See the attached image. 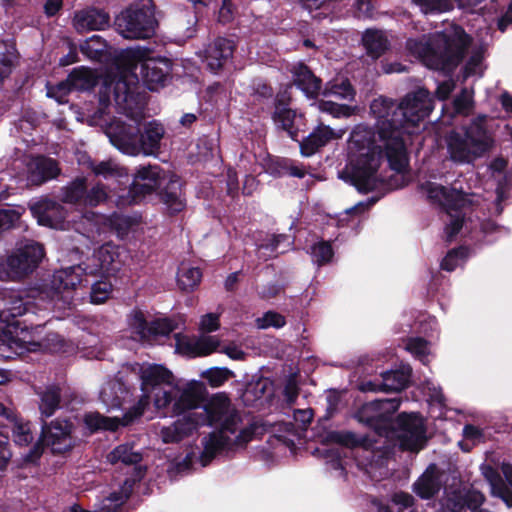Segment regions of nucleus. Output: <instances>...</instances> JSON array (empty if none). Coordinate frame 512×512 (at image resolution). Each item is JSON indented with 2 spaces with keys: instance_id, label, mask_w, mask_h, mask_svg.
Here are the masks:
<instances>
[{
  "instance_id": "nucleus-64",
  "label": "nucleus",
  "mask_w": 512,
  "mask_h": 512,
  "mask_svg": "<svg viewBox=\"0 0 512 512\" xmlns=\"http://www.w3.org/2000/svg\"><path fill=\"white\" fill-rule=\"evenodd\" d=\"M502 473L508 483L507 485V499L508 503H506L507 506L512 505V464L510 463H503L501 466Z\"/></svg>"
},
{
  "instance_id": "nucleus-41",
  "label": "nucleus",
  "mask_w": 512,
  "mask_h": 512,
  "mask_svg": "<svg viewBox=\"0 0 512 512\" xmlns=\"http://www.w3.org/2000/svg\"><path fill=\"white\" fill-rule=\"evenodd\" d=\"M423 15H437L453 10L452 0H411Z\"/></svg>"
},
{
  "instance_id": "nucleus-25",
  "label": "nucleus",
  "mask_w": 512,
  "mask_h": 512,
  "mask_svg": "<svg viewBox=\"0 0 512 512\" xmlns=\"http://www.w3.org/2000/svg\"><path fill=\"white\" fill-rule=\"evenodd\" d=\"M28 180L36 185L57 177L60 173L57 162L54 159L38 156L27 160Z\"/></svg>"
},
{
  "instance_id": "nucleus-34",
  "label": "nucleus",
  "mask_w": 512,
  "mask_h": 512,
  "mask_svg": "<svg viewBox=\"0 0 512 512\" xmlns=\"http://www.w3.org/2000/svg\"><path fill=\"white\" fill-rule=\"evenodd\" d=\"M99 77L95 70L81 66L73 69L67 81L72 91H89L96 85Z\"/></svg>"
},
{
  "instance_id": "nucleus-10",
  "label": "nucleus",
  "mask_w": 512,
  "mask_h": 512,
  "mask_svg": "<svg viewBox=\"0 0 512 512\" xmlns=\"http://www.w3.org/2000/svg\"><path fill=\"white\" fill-rule=\"evenodd\" d=\"M170 172L164 171L158 165L140 166L136 169L129 190L119 195L116 201L118 207H125L141 202L164 185Z\"/></svg>"
},
{
  "instance_id": "nucleus-29",
  "label": "nucleus",
  "mask_w": 512,
  "mask_h": 512,
  "mask_svg": "<svg viewBox=\"0 0 512 512\" xmlns=\"http://www.w3.org/2000/svg\"><path fill=\"white\" fill-rule=\"evenodd\" d=\"M300 117L301 115L298 117L294 110L287 107L285 95L277 96L273 120L275 124L285 130L293 140H297V122L299 121Z\"/></svg>"
},
{
  "instance_id": "nucleus-61",
  "label": "nucleus",
  "mask_w": 512,
  "mask_h": 512,
  "mask_svg": "<svg viewBox=\"0 0 512 512\" xmlns=\"http://www.w3.org/2000/svg\"><path fill=\"white\" fill-rule=\"evenodd\" d=\"M222 5L218 11V21L221 23H229L234 18V5L231 0H221Z\"/></svg>"
},
{
  "instance_id": "nucleus-58",
  "label": "nucleus",
  "mask_w": 512,
  "mask_h": 512,
  "mask_svg": "<svg viewBox=\"0 0 512 512\" xmlns=\"http://www.w3.org/2000/svg\"><path fill=\"white\" fill-rule=\"evenodd\" d=\"M20 215L14 209H0V232L11 228L19 220Z\"/></svg>"
},
{
  "instance_id": "nucleus-27",
  "label": "nucleus",
  "mask_w": 512,
  "mask_h": 512,
  "mask_svg": "<svg viewBox=\"0 0 512 512\" xmlns=\"http://www.w3.org/2000/svg\"><path fill=\"white\" fill-rule=\"evenodd\" d=\"M110 17L103 10L87 8L75 13L73 26L78 32L103 30L109 26Z\"/></svg>"
},
{
  "instance_id": "nucleus-11",
  "label": "nucleus",
  "mask_w": 512,
  "mask_h": 512,
  "mask_svg": "<svg viewBox=\"0 0 512 512\" xmlns=\"http://www.w3.org/2000/svg\"><path fill=\"white\" fill-rule=\"evenodd\" d=\"M44 257L39 243L27 241L5 260L0 261V280L16 281L31 273Z\"/></svg>"
},
{
  "instance_id": "nucleus-28",
  "label": "nucleus",
  "mask_w": 512,
  "mask_h": 512,
  "mask_svg": "<svg viewBox=\"0 0 512 512\" xmlns=\"http://www.w3.org/2000/svg\"><path fill=\"white\" fill-rule=\"evenodd\" d=\"M3 301L4 307L0 310V321L6 323L7 327L17 322L14 321L16 317L22 316L29 311L34 312V306L31 301H24L22 296L15 291L7 292Z\"/></svg>"
},
{
  "instance_id": "nucleus-59",
  "label": "nucleus",
  "mask_w": 512,
  "mask_h": 512,
  "mask_svg": "<svg viewBox=\"0 0 512 512\" xmlns=\"http://www.w3.org/2000/svg\"><path fill=\"white\" fill-rule=\"evenodd\" d=\"M423 389L427 392L431 402L437 403L441 406L444 405L445 398L442 393V389L439 386L435 385L431 380H426Z\"/></svg>"
},
{
  "instance_id": "nucleus-26",
  "label": "nucleus",
  "mask_w": 512,
  "mask_h": 512,
  "mask_svg": "<svg viewBox=\"0 0 512 512\" xmlns=\"http://www.w3.org/2000/svg\"><path fill=\"white\" fill-rule=\"evenodd\" d=\"M294 84L308 97L316 98L321 92V79L302 62H297L289 67Z\"/></svg>"
},
{
  "instance_id": "nucleus-50",
  "label": "nucleus",
  "mask_w": 512,
  "mask_h": 512,
  "mask_svg": "<svg viewBox=\"0 0 512 512\" xmlns=\"http://www.w3.org/2000/svg\"><path fill=\"white\" fill-rule=\"evenodd\" d=\"M320 112L332 115L335 118H348L353 114L354 109L345 104H337L332 101L320 100L312 104Z\"/></svg>"
},
{
  "instance_id": "nucleus-3",
  "label": "nucleus",
  "mask_w": 512,
  "mask_h": 512,
  "mask_svg": "<svg viewBox=\"0 0 512 512\" xmlns=\"http://www.w3.org/2000/svg\"><path fill=\"white\" fill-rule=\"evenodd\" d=\"M152 49L134 46L120 52L125 69L113 77L103 79L99 90V103L103 109L114 102L116 107L127 112L137 105L140 80L151 91L165 86L171 72V62L164 57H152Z\"/></svg>"
},
{
  "instance_id": "nucleus-30",
  "label": "nucleus",
  "mask_w": 512,
  "mask_h": 512,
  "mask_svg": "<svg viewBox=\"0 0 512 512\" xmlns=\"http://www.w3.org/2000/svg\"><path fill=\"white\" fill-rule=\"evenodd\" d=\"M442 483L436 465L431 464L413 484V491L422 499L433 498L441 489Z\"/></svg>"
},
{
  "instance_id": "nucleus-49",
  "label": "nucleus",
  "mask_w": 512,
  "mask_h": 512,
  "mask_svg": "<svg viewBox=\"0 0 512 512\" xmlns=\"http://www.w3.org/2000/svg\"><path fill=\"white\" fill-rule=\"evenodd\" d=\"M81 52L92 60H101L106 50V43L99 35H93L80 45Z\"/></svg>"
},
{
  "instance_id": "nucleus-60",
  "label": "nucleus",
  "mask_w": 512,
  "mask_h": 512,
  "mask_svg": "<svg viewBox=\"0 0 512 512\" xmlns=\"http://www.w3.org/2000/svg\"><path fill=\"white\" fill-rule=\"evenodd\" d=\"M483 72L482 67V58L480 55L472 56L467 62L464 70L465 78L470 76H478L480 77Z\"/></svg>"
},
{
  "instance_id": "nucleus-13",
  "label": "nucleus",
  "mask_w": 512,
  "mask_h": 512,
  "mask_svg": "<svg viewBox=\"0 0 512 512\" xmlns=\"http://www.w3.org/2000/svg\"><path fill=\"white\" fill-rule=\"evenodd\" d=\"M154 14L145 8L131 6L123 10L115 19L117 32L125 39L145 40L156 31Z\"/></svg>"
},
{
  "instance_id": "nucleus-44",
  "label": "nucleus",
  "mask_w": 512,
  "mask_h": 512,
  "mask_svg": "<svg viewBox=\"0 0 512 512\" xmlns=\"http://www.w3.org/2000/svg\"><path fill=\"white\" fill-rule=\"evenodd\" d=\"M202 272L197 267L182 264L178 270L177 282L182 290H193L201 281Z\"/></svg>"
},
{
  "instance_id": "nucleus-6",
  "label": "nucleus",
  "mask_w": 512,
  "mask_h": 512,
  "mask_svg": "<svg viewBox=\"0 0 512 512\" xmlns=\"http://www.w3.org/2000/svg\"><path fill=\"white\" fill-rule=\"evenodd\" d=\"M116 109L125 115L128 121L115 120L107 127L106 135L111 144L123 154L130 156L140 153L146 156L154 155L159 150L165 133L163 125L157 121H151L144 126V131L140 134L142 112L138 106L133 105L127 112L119 107Z\"/></svg>"
},
{
  "instance_id": "nucleus-39",
  "label": "nucleus",
  "mask_w": 512,
  "mask_h": 512,
  "mask_svg": "<svg viewBox=\"0 0 512 512\" xmlns=\"http://www.w3.org/2000/svg\"><path fill=\"white\" fill-rule=\"evenodd\" d=\"M480 469L482 475L490 485L492 494L501 498L505 503H508L507 484L503 481L498 471L488 464H482Z\"/></svg>"
},
{
  "instance_id": "nucleus-16",
  "label": "nucleus",
  "mask_w": 512,
  "mask_h": 512,
  "mask_svg": "<svg viewBox=\"0 0 512 512\" xmlns=\"http://www.w3.org/2000/svg\"><path fill=\"white\" fill-rule=\"evenodd\" d=\"M106 198L107 192L104 185L96 184L87 190L85 177H77L61 189V200L64 203L95 207Z\"/></svg>"
},
{
  "instance_id": "nucleus-15",
  "label": "nucleus",
  "mask_w": 512,
  "mask_h": 512,
  "mask_svg": "<svg viewBox=\"0 0 512 512\" xmlns=\"http://www.w3.org/2000/svg\"><path fill=\"white\" fill-rule=\"evenodd\" d=\"M396 436L403 450L418 452L427 442L424 420L416 413H401L397 417Z\"/></svg>"
},
{
  "instance_id": "nucleus-36",
  "label": "nucleus",
  "mask_w": 512,
  "mask_h": 512,
  "mask_svg": "<svg viewBox=\"0 0 512 512\" xmlns=\"http://www.w3.org/2000/svg\"><path fill=\"white\" fill-rule=\"evenodd\" d=\"M40 397L39 410L42 417H50L59 408L61 388L57 385H49L44 390L38 391Z\"/></svg>"
},
{
  "instance_id": "nucleus-1",
  "label": "nucleus",
  "mask_w": 512,
  "mask_h": 512,
  "mask_svg": "<svg viewBox=\"0 0 512 512\" xmlns=\"http://www.w3.org/2000/svg\"><path fill=\"white\" fill-rule=\"evenodd\" d=\"M131 374L138 376L141 382L142 397L121 419L98 412L85 414L83 421L91 433L116 431L120 426L130 424L144 413L149 405V395H152L158 411L179 416L171 425L161 428L160 436L164 443L180 442L197 433L202 426L215 428L203 437L201 452L188 453L177 463L180 472L192 468L196 461L205 467L217 455L243 448L252 440L254 427L242 426L241 415L226 394L216 393L204 402L206 390L200 381H176L172 372L161 364L135 363L131 366Z\"/></svg>"
},
{
  "instance_id": "nucleus-38",
  "label": "nucleus",
  "mask_w": 512,
  "mask_h": 512,
  "mask_svg": "<svg viewBox=\"0 0 512 512\" xmlns=\"http://www.w3.org/2000/svg\"><path fill=\"white\" fill-rule=\"evenodd\" d=\"M363 45L372 58H378L388 48V39L384 32L367 29L362 36Z\"/></svg>"
},
{
  "instance_id": "nucleus-20",
  "label": "nucleus",
  "mask_w": 512,
  "mask_h": 512,
  "mask_svg": "<svg viewBox=\"0 0 512 512\" xmlns=\"http://www.w3.org/2000/svg\"><path fill=\"white\" fill-rule=\"evenodd\" d=\"M30 211L38 224L54 229L64 230L68 226L66 212L57 202L43 199L31 205Z\"/></svg>"
},
{
  "instance_id": "nucleus-55",
  "label": "nucleus",
  "mask_w": 512,
  "mask_h": 512,
  "mask_svg": "<svg viewBox=\"0 0 512 512\" xmlns=\"http://www.w3.org/2000/svg\"><path fill=\"white\" fill-rule=\"evenodd\" d=\"M285 323L284 316L274 311H268L256 320L257 327L260 329H267L269 327L281 328Z\"/></svg>"
},
{
  "instance_id": "nucleus-19",
  "label": "nucleus",
  "mask_w": 512,
  "mask_h": 512,
  "mask_svg": "<svg viewBox=\"0 0 512 512\" xmlns=\"http://www.w3.org/2000/svg\"><path fill=\"white\" fill-rule=\"evenodd\" d=\"M72 429L71 422L56 419L42 427L41 441L50 447L53 453H63L73 445Z\"/></svg>"
},
{
  "instance_id": "nucleus-45",
  "label": "nucleus",
  "mask_w": 512,
  "mask_h": 512,
  "mask_svg": "<svg viewBox=\"0 0 512 512\" xmlns=\"http://www.w3.org/2000/svg\"><path fill=\"white\" fill-rule=\"evenodd\" d=\"M472 252L464 246L450 250L441 262V268L446 271H454L457 267L462 266Z\"/></svg>"
},
{
  "instance_id": "nucleus-40",
  "label": "nucleus",
  "mask_w": 512,
  "mask_h": 512,
  "mask_svg": "<svg viewBox=\"0 0 512 512\" xmlns=\"http://www.w3.org/2000/svg\"><path fill=\"white\" fill-rule=\"evenodd\" d=\"M17 60L15 46L11 42H0V82L8 77Z\"/></svg>"
},
{
  "instance_id": "nucleus-47",
  "label": "nucleus",
  "mask_w": 512,
  "mask_h": 512,
  "mask_svg": "<svg viewBox=\"0 0 512 512\" xmlns=\"http://www.w3.org/2000/svg\"><path fill=\"white\" fill-rule=\"evenodd\" d=\"M308 253L311 256L312 261L318 266L329 263L334 256L331 243L324 240H318L313 243L310 246Z\"/></svg>"
},
{
  "instance_id": "nucleus-43",
  "label": "nucleus",
  "mask_w": 512,
  "mask_h": 512,
  "mask_svg": "<svg viewBox=\"0 0 512 512\" xmlns=\"http://www.w3.org/2000/svg\"><path fill=\"white\" fill-rule=\"evenodd\" d=\"M127 322L132 334H134L139 341L145 342L147 335L150 333V322L146 321L144 313L138 309L132 310L127 317Z\"/></svg>"
},
{
  "instance_id": "nucleus-24",
  "label": "nucleus",
  "mask_w": 512,
  "mask_h": 512,
  "mask_svg": "<svg viewBox=\"0 0 512 512\" xmlns=\"http://www.w3.org/2000/svg\"><path fill=\"white\" fill-rule=\"evenodd\" d=\"M158 194L167 210L174 214L181 212L186 207V199L182 191L180 179L175 174L169 173L164 185L159 189Z\"/></svg>"
},
{
  "instance_id": "nucleus-63",
  "label": "nucleus",
  "mask_w": 512,
  "mask_h": 512,
  "mask_svg": "<svg viewBox=\"0 0 512 512\" xmlns=\"http://www.w3.org/2000/svg\"><path fill=\"white\" fill-rule=\"evenodd\" d=\"M392 502L398 506L400 510H406L413 506L414 498L408 493L398 492L393 495Z\"/></svg>"
},
{
  "instance_id": "nucleus-31",
  "label": "nucleus",
  "mask_w": 512,
  "mask_h": 512,
  "mask_svg": "<svg viewBox=\"0 0 512 512\" xmlns=\"http://www.w3.org/2000/svg\"><path fill=\"white\" fill-rule=\"evenodd\" d=\"M412 368L408 364H401L398 368L382 373L381 389L386 392H399L409 383Z\"/></svg>"
},
{
  "instance_id": "nucleus-37",
  "label": "nucleus",
  "mask_w": 512,
  "mask_h": 512,
  "mask_svg": "<svg viewBox=\"0 0 512 512\" xmlns=\"http://www.w3.org/2000/svg\"><path fill=\"white\" fill-rule=\"evenodd\" d=\"M290 244V239L286 235H271L266 241L257 245L258 256L260 259L267 260L284 253Z\"/></svg>"
},
{
  "instance_id": "nucleus-7",
  "label": "nucleus",
  "mask_w": 512,
  "mask_h": 512,
  "mask_svg": "<svg viewBox=\"0 0 512 512\" xmlns=\"http://www.w3.org/2000/svg\"><path fill=\"white\" fill-rule=\"evenodd\" d=\"M487 119L486 114H479L469 125L455 129L446 136L450 160L470 164L493 148L495 141L486 128Z\"/></svg>"
},
{
  "instance_id": "nucleus-23",
  "label": "nucleus",
  "mask_w": 512,
  "mask_h": 512,
  "mask_svg": "<svg viewBox=\"0 0 512 512\" xmlns=\"http://www.w3.org/2000/svg\"><path fill=\"white\" fill-rule=\"evenodd\" d=\"M345 130H334L320 123L303 141L300 142V152L304 157L314 155L321 147L333 139L341 138Z\"/></svg>"
},
{
  "instance_id": "nucleus-35",
  "label": "nucleus",
  "mask_w": 512,
  "mask_h": 512,
  "mask_svg": "<svg viewBox=\"0 0 512 512\" xmlns=\"http://www.w3.org/2000/svg\"><path fill=\"white\" fill-rule=\"evenodd\" d=\"M87 166L90 168L96 176H101L104 179H126L128 180L129 173L128 170L121 166L114 160H106L101 161L99 163H94L92 160L88 159Z\"/></svg>"
},
{
  "instance_id": "nucleus-51",
  "label": "nucleus",
  "mask_w": 512,
  "mask_h": 512,
  "mask_svg": "<svg viewBox=\"0 0 512 512\" xmlns=\"http://www.w3.org/2000/svg\"><path fill=\"white\" fill-rule=\"evenodd\" d=\"M232 375V372L228 368L213 367L202 373L212 387H220L223 385Z\"/></svg>"
},
{
  "instance_id": "nucleus-57",
  "label": "nucleus",
  "mask_w": 512,
  "mask_h": 512,
  "mask_svg": "<svg viewBox=\"0 0 512 512\" xmlns=\"http://www.w3.org/2000/svg\"><path fill=\"white\" fill-rule=\"evenodd\" d=\"M220 327L219 315L215 313H208L201 317L199 323V329L202 332L201 335H207L206 333L214 332Z\"/></svg>"
},
{
  "instance_id": "nucleus-21",
  "label": "nucleus",
  "mask_w": 512,
  "mask_h": 512,
  "mask_svg": "<svg viewBox=\"0 0 512 512\" xmlns=\"http://www.w3.org/2000/svg\"><path fill=\"white\" fill-rule=\"evenodd\" d=\"M399 398L378 399L366 403L357 413L359 421L375 426L388 419L400 407Z\"/></svg>"
},
{
  "instance_id": "nucleus-54",
  "label": "nucleus",
  "mask_w": 512,
  "mask_h": 512,
  "mask_svg": "<svg viewBox=\"0 0 512 512\" xmlns=\"http://www.w3.org/2000/svg\"><path fill=\"white\" fill-rule=\"evenodd\" d=\"M47 96L54 98L59 104L68 102L67 96L72 91L67 79L56 85L47 84Z\"/></svg>"
},
{
  "instance_id": "nucleus-22",
  "label": "nucleus",
  "mask_w": 512,
  "mask_h": 512,
  "mask_svg": "<svg viewBox=\"0 0 512 512\" xmlns=\"http://www.w3.org/2000/svg\"><path fill=\"white\" fill-rule=\"evenodd\" d=\"M234 42L230 39L218 37L205 50L204 62L207 68L217 73L232 58Z\"/></svg>"
},
{
  "instance_id": "nucleus-18",
  "label": "nucleus",
  "mask_w": 512,
  "mask_h": 512,
  "mask_svg": "<svg viewBox=\"0 0 512 512\" xmlns=\"http://www.w3.org/2000/svg\"><path fill=\"white\" fill-rule=\"evenodd\" d=\"M131 379L125 370L119 371L114 378L104 383L100 390V400L108 411L120 409L131 394Z\"/></svg>"
},
{
  "instance_id": "nucleus-46",
  "label": "nucleus",
  "mask_w": 512,
  "mask_h": 512,
  "mask_svg": "<svg viewBox=\"0 0 512 512\" xmlns=\"http://www.w3.org/2000/svg\"><path fill=\"white\" fill-rule=\"evenodd\" d=\"M323 96H334L340 99L351 100L354 97V90L346 79H336L326 84L322 91Z\"/></svg>"
},
{
  "instance_id": "nucleus-32",
  "label": "nucleus",
  "mask_w": 512,
  "mask_h": 512,
  "mask_svg": "<svg viewBox=\"0 0 512 512\" xmlns=\"http://www.w3.org/2000/svg\"><path fill=\"white\" fill-rule=\"evenodd\" d=\"M339 440L344 443L346 446L352 445L354 449L350 450L343 447H337L330 450L331 455L335 456L337 459L335 462H333V467L335 469L343 470V463H342V456H347L348 453L357 458L360 453L367 454L366 459H369L370 454H372L371 451L364 448V441L359 440L356 438V436L352 433H346L339 436Z\"/></svg>"
},
{
  "instance_id": "nucleus-2",
  "label": "nucleus",
  "mask_w": 512,
  "mask_h": 512,
  "mask_svg": "<svg viewBox=\"0 0 512 512\" xmlns=\"http://www.w3.org/2000/svg\"><path fill=\"white\" fill-rule=\"evenodd\" d=\"M433 110V99L424 88L408 93L399 104L378 97L370 104L375 131L364 124L355 126L348 141V163L339 177L359 192L367 193L383 185L378 169L385 152L390 168L402 173L408 166L406 140Z\"/></svg>"
},
{
  "instance_id": "nucleus-56",
  "label": "nucleus",
  "mask_w": 512,
  "mask_h": 512,
  "mask_svg": "<svg viewBox=\"0 0 512 512\" xmlns=\"http://www.w3.org/2000/svg\"><path fill=\"white\" fill-rule=\"evenodd\" d=\"M14 442L18 445H27L33 439L30 423L15 422L12 428Z\"/></svg>"
},
{
  "instance_id": "nucleus-5",
  "label": "nucleus",
  "mask_w": 512,
  "mask_h": 512,
  "mask_svg": "<svg viewBox=\"0 0 512 512\" xmlns=\"http://www.w3.org/2000/svg\"><path fill=\"white\" fill-rule=\"evenodd\" d=\"M469 44V36L462 27L450 24L443 32L417 39H408L406 48L428 68L450 72L458 65Z\"/></svg>"
},
{
  "instance_id": "nucleus-17",
  "label": "nucleus",
  "mask_w": 512,
  "mask_h": 512,
  "mask_svg": "<svg viewBox=\"0 0 512 512\" xmlns=\"http://www.w3.org/2000/svg\"><path fill=\"white\" fill-rule=\"evenodd\" d=\"M121 248L106 243L94 251L93 255L84 263L85 273L91 275H110L117 272L121 265Z\"/></svg>"
},
{
  "instance_id": "nucleus-48",
  "label": "nucleus",
  "mask_w": 512,
  "mask_h": 512,
  "mask_svg": "<svg viewBox=\"0 0 512 512\" xmlns=\"http://www.w3.org/2000/svg\"><path fill=\"white\" fill-rule=\"evenodd\" d=\"M175 325L170 319H156L149 323V335H147V343L158 342L160 338L167 337L175 330Z\"/></svg>"
},
{
  "instance_id": "nucleus-33",
  "label": "nucleus",
  "mask_w": 512,
  "mask_h": 512,
  "mask_svg": "<svg viewBox=\"0 0 512 512\" xmlns=\"http://www.w3.org/2000/svg\"><path fill=\"white\" fill-rule=\"evenodd\" d=\"M106 459L112 465L132 466L141 462L142 454L132 443H123L114 447L107 454Z\"/></svg>"
},
{
  "instance_id": "nucleus-12",
  "label": "nucleus",
  "mask_w": 512,
  "mask_h": 512,
  "mask_svg": "<svg viewBox=\"0 0 512 512\" xmlns=\"http://www.w3.org/2000/svg\"><path fill=\"white\" fill-rule=\"evenodd\" d=\"M175 342L176 351L187 357L206 356L216 351L226 354L233 360H242L245 356L242 348L235 343L221 347L220 340L216 336L200 335L190 337L175 334Z\"/></svg>"
},
{
  "instance_id": "nucleus-14",
  "label": "nucleus",
  "mask_w": 512,
  "mask_h": 512,
  "mask_svg": "<svg viewBox=\"0 0 512 512\" xmlns=\"http://www.w3.org/2000/svg\"><path fill=\"white\" fill-rule=\"evenodd\" d=\"M131 225L129 217L113 213L111 216L89 213L81 218V222L76 227V231L88 239H94L108 229L115 230L118 236H123Z\"/></svg>"
},
{
  "instance_id": "nucleus-42",
  "label": "nucleus",
  "mask_w": 512,
  "mask_h": 512,
  "mask_svg": "<svg viewBox=\"0 0 512 512\" xmlns=\"http://www.w3.org/2000/svg\"><path fill=\"white\" fill-rule=\"evenodd\" d=\"M405 349L424 365L430 361L431 343L421 337L408 338L405 343Z\"/></svg>"
},
{
  "instance_id": "nucleus-53",
  "label": "nucleus",
  "mask_w": 512,
  "mask_h": 512,
  "mask_svg": "<svg viewBox=\"0 0 512 512\" xmlns=\"http://www.w3.org/2000/svg\"><path fill=\"white\" fill-rule=\"evenodd\" d=\"M473 108V91L464 88L454 100V109L457 114L468 115Z\"/></svg>"
},
{
  "instance_id": "nucleus-9",
  "label": "nucleus",
  "mask_w": 512,
  "mask_h": 512,
  "mask_svg": "<svg viewBox=\"0 0 512 512\" xmlns=\"http://www.w3.org/2000/svg\"><path fill=\"white\" fill-rule=\"evenodd\" d=\"M83 272L85 268L81 265L59 269L52 276L50 293L40 291L37 292V297L34 294L29 297L42 302L43 309H48L52 303L54 308L71 309L74 300L72 294L76 286L81 283Z\"/></svg>"
},
{
  "instance_id": "nucleus-62",
  "label": "nucleus",
  "mask_w": 512,
  "mask_h": 512,
  "mask_svg": "<svg viewBox=\"0 0 512 512\" xmlns=\"http://www.w3.org/2000/svg\"><path fill=\"white\" fill-rule=\"evenodd\" d=\"M267 389L266 381H258L254 384H250L244 393V400L250 401V395H254L256 398H261Z\"/></svg>"
},
{
  "instance_id": "nucleus-52",
  "label": "nucleus",
  "mask_w": 512,
  "mask_h": 512,
  "mask_svg": "<svg viewBox=\"0 0 512 512\" xmlns=\"http://www.w3.org/2000/svg\"><path fill=\"white\" fill-rule=\"evenodd\" d=\"M112 293V284L108 281H98L91 287L90 300L93 304L104 303Z\"/></svg>"
},
{
  "instance_id": "nucleus-4",
  "label": "nucleus",
  "mask_w": 512,
  "mask_h": 512,
  "mask_svg": "<svg viewBox=\"0 0 512 512\" xmlns=\"http://www.w3.org/2000/svg\"><path fill=\"white\" fill-rule=\"evenodd\" d=\"M420 191L426 195L431 204L445 211L444 233L448 241L460 235L476 242L490 243L507 233L504 227L498 226L492 220L481 221L477 215L473 216L477 201L474 194H464L455 187L447 188L433 181L422 183Z\"/></svg>"
},
{
  "instance_id": "nucleus-8",
  "label": "nucleus",
  "mask_w": 512,
  "mask_h": 512,
  "mask_svg": "<svg viewBox=\"0 0 512 512\" xmlns=\"http://www.w3.org/2000/svg\"><path fill=\"white\" fill-rule=\"evenodd\" d=\"M7 346L16 354L25 352L49 351L52 353H70L74 345L65 341L59 334L49 333L42 337V326L28 328L17 321L7 327Z\"/></svg>"
}]
</instances>
